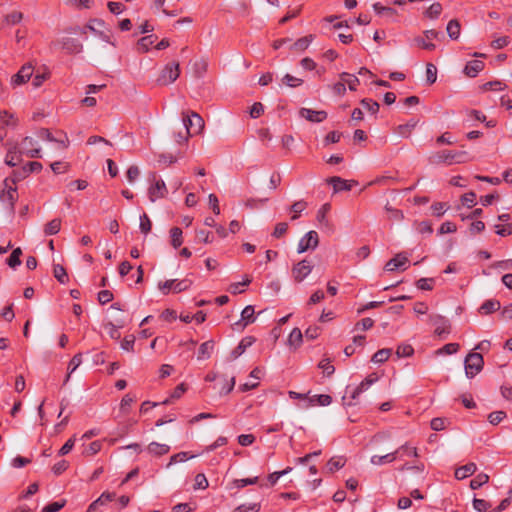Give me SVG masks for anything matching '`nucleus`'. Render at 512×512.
<instances>
[{"mask_svg": "<svg viewBox=\"0 0 512 512\" xmlns=\"http://www.w3.org/2000/svg\"><path fill=\"white\" fill-rule=\"evenodd\" d=\"M254 313L255 311L252 305H248L242 310L241 321L243 322V327L255 321Z\"/></svg>", "mask_w": 512, "mask_h": 512, "instance_id": "obj_27", "label": "nucleus"}, {"mask_svg": "<svg viewBox=\"0 0 512 512\" xmlns=\"http://www.w3.org/2000/svg\"><path fill=\"white\" fill-rule=\"evenodd\" d=\"M489 480V476L487 474H484V473H480L478 474L474 479L471 480L470 482V487L475 490V489H478L480 488L482 485H484L485 483H487Z\"/></svg>", "mask_w": 512, "mask_h": 512, "instance_id": "obj_42", "label": "nucleus"}, {"mask_svg": "<svg viewBox=\"0 0 512 512\" xmlns=\"http://www.w3.org/2000/svg\"><path fill=\"white\" fill-rule=\"evenodd\" d=\"M255 442V436L253 434H241L238 436V443L241 446L247 447Z\"/></svg>", "mask_w": 512, "mask_h": 512, "instance_id": "obj_60", "label": "nucleus"}, {"mask_svg": "<svg viewBox=\"0 0 512 512\" xmlns=\"http://www.w3.org/2000/svg\"><path fill=\"white\" fill-rule=\"evenodd\" d=\"M193 457L194 455H189L187 452H179L171 456L168 466H171L178 462H184Z\"/></svg>", "mask_w": 512, "mask_h": 512, "instance_id": "obj_49", "label": "nucleus"}, {"mask_svg": "<svg viewBox=\"0 0 512 512\" xmlns=\"http://www.w3.org/2000/svg\"><path fill=\"white\" fill-rule=\"evenodd\" d=\"M192 285V280L190 279H182V280H177V279H171V280H166L165 282H160L158 284V288L160 291L163 292V294H168L169 292H174V293H180L182 291H186L187 289H189Z\"/></svg>", "mask_w": 512, "mask_h": 512, "instance_id": "obj_3", "label": "nucleus"}, {"mask_svg": "<svg viewBox=\"0 0 512 512\" xmlns=\"http://www.w3.org/2000/svg\"><path fill=\"white\" fill-rule=\"evenodd\" d=\"M299 115L308 121L316 123L322 122L327 117V113L323 110L314 111L308 108H301L299 111Z\"/></svg>", "mask_w": 512, "mask_h": 512, "instance_id": "obj_16", "label": "nucleus"}, {"mask_svg": "<svg viewBox=\"0 0 512 512\" xmlns=\"http://www.w3.org/2000/svg\"><path fill=\"white\" fill-rule=\"evenodd\" d=\"M484 68V63L480 60L470 61L464 68V73L469 77H475Z\"/></svg>", "mask_w": 512, "mask_h": 512, "instance_id": "obj_23", "label": "nucleus"}, {"mask_svg": "<svg viewBox=\"0 0 512 512\" xmlns=\"http://www.w3.org/2000/svg\"><path fill=\"white\" fill-rule=\"evenodd\" d=\"M260 510V504L253 503L249 505L242 504L236 507L233 512H258Z\"/></svg>", "mask_w": 512, "mask_h": 512, "instance_id": "obj_57", "label": "nucleus"}, {"mask_svg": "<svg viewBox=\"0 0 512 512\" xmlns=\"http://www.w3.org/2000/svg\"><path fill=\"white\" fill-rule=\"evenodd\" d=\"M147 451L154 456H162L170 451V447L166 444L151 442L147 447Z\"/></svg>", "mask_w": 512, "mask_h": 512, "instance_id": "obj_24", "label": "nucleus"}, {"mask_svg": "<svg viewBox=\"0 0 512 512\" xmlns=\"http://www.w3.org/2000/svg\"><path fill=\"white\" fill-rule=\"evenodd\" d=\"M281 81L284 85L291 88L298 87L303 83L302 79L294 77L290 74L284 75Z\"/></svg>", "mask_w": 512, "mask_h": 512, "instance_id": "obj_43", "label": "nucleus"}, {"mask_svg": "<svg viewBox=\"0 0 512 512\" xmlns=\"http://www.w3.org/2000/svg\"><path fill=\"white\" fill-rule=\"evenodd\" d=\"M81 363H82V354L81 353H77L76 355H74L72 357V359L70 360V362L68 364V374L64 380V384H66L69 381L71 374L75 372V370L81 365Z\"/></svg>", "mask_w": 512, "mask_h": 512, "instance_id": "obj_26", "label": "nucleus"}, {"mask_svg": "<svg viewBox=\"0 0 512 512\" xmlns=\"http://www.w3.org/2000/svg\"><path fill=\"white\" fill-rule=\"evenodd\" d=\"M64 48L69 53H79L82 51L83 46L78 40L69 38L64 42Z\"/></svg>", "mask_w": 512, "mask_h": 512, "instance_id": "obj_35", "label": "nucleus"}, {"mask_svg": "<svg viewBox=\"0 0 512 512\" xmlns=\"http://www.w3.org/2000/svg\"><path fill=\"white\" fill-rule=\"evenodd\" d=\"M328 183L333 186L335 192L349 191L353 186V182H349L336 176L329 178Z\"/></svg>", "mask_w": 512, "mask_h": 512, "instance_id": "obj_18", "label": "nucleus"}, {"mask_svg": "<svg viewBox=\"0 0 512 512\" xmlns=\"http://www.w3.org/2000/svg\"><path fill=\"white\" fill-rule=\"evenodd\" d=\"M483 365V356L480 353L470 352L464 361L466 376L473 378L483 369Z\"/></svg>", "mask_w": 512, "mask_h": 512, "instance_id": "obj_2", "label": "nucleus"}, {"mask_svg": "<svg viewBox=\"0 0 512 512\" xmlns=\"http://www.w3.org/2000/svg\"><path fill=\"white\" fill-rule=\"evenodd\" d=\"M196 240L198 242L210 243L213 241V235L206 229H199L196 231Z\"/></svg>", "mask_w": 512, "mask_h": 512, "instance_id": "obj_44", "label": "nucleus"}, {"mask_svg": "<svg viewBox=\"0 0 512 512\" xmlns=\"http://www.w3.org/2000/svg\"><path fill=\"white\" fill-rule=\"evenodd\" d=\"M33 75V67L30 64L22 66L17 74L11 79L13 86L21 85L26 83Z\"/></svg>", "mask_w": 512, "mask_h": 512, "instance_id": "obj_12", "label": "nucleus"}, {"mask_svg": "<svg viewBox=\"0 0 512 512\" xmlns=\"http://www.w3.org/2000/svg\"><path fill=\"white\" fill-rule=\"evenodd\" d=\"M209 482L203 473H199L195 477L194 489H206Z\"/></svg>", "mask_w": 512, "mask_h": 512, "instance_id": "obj_55", "label": "nucleus"}, {"mask_svg": "<svg viewBox=\"0 0 512 512\" xmlns=\"http://www.w3.org/2000/svg\"><path fill=\"white\" fill-rule=\"evenodd\" d=\"M442 11V6L440 3L432 4L426 11V16L432 19L437 18Z\"/></svg>", "mask_w": 512, "mask_h": 512, "instance_id": "obj_56", "label": "nucleus"}, {"mask_svg": "<svg viewBox=\"0 0 512 512\" xmlns=\"http://www.w3.org/2000/svg\"><path fill=\"white\" fill-rule=\"evenodd\" d=\"M306 208V203L304 201H298L296 203H294L292 206H291V220L292 221H295L299 214L304 211V209Z\"/></svg>", "mask_w": 512, "mask_h": 512, "instance_id": "obj_45", "label": "nucleus"}, {"mask_svg": "<svg viewBox=\"0 0 512 512\" xmlns=\"http://www.w3.org/2000/svg\"><path fill=\"white\" fill-rule=\"evenodd\" d=\"M37 135L38 138L43 141L58 143L63 149L67 148L69 145V141L66 134H63L62 138H55L48 129L43 128L38 131Z\"/></svg>", "mask_w": 512, "mask_h": 512, "instance_id": "obj_13", "label": "nucleus"}, {"mask_svg": "<svg viewBox=\"0 0 512 512\" xmlns=\"http://www.w3.org/2000/svg\"><path fill=\"white\" fill-rule=\"evenodd\" d=\"M446 30L447 34L451 39H458L460 35V23L457 20L453 19L449 21V23L447 24Z\"/></svg>", "mask_w": 512, "mask_h": 512, "instance_id": "obj_34", "label": "nucleus"}, {"mask_svg": "<svg viewBox=\"0 0 512 512\" xmlns=\"http://www.w3.org/2000/svg\"><path fill=\"white\" fill-rule=\"evenodd\" d=\"M391 353L392 350L389 348L380 349L372 356L371 361L377 364L384 363L389 359Z\"/></svg>", "mask_w": 512, "mask_h": 512, "instance_id": "obj_28", "label": "nucleus"}, {"mask_svg": "<svg viewBox=\"0 0 512 512\" xmlns=\"http://www.w3.org/2000/svg\"><path fill=\"white\" fill-rule=\"evenodd\" d=\"M416 123L415 122H408L406 124L399 125L397 127V132L399 135L403 137H408L411 133V131L415 128Z\"/></svg>", "mask_w": 512, "mask_h": 512, "instance_id": "obj_48", "label": "nucleus"}, {"mask_svg": "<svg viewBox=\"0 0 512 512\" xmlns=\"http://www.w3.org/2000/svg\"><path fill=\"white\" fill-rule=\"evenodd\" d=\"M116 494L111 492H103L99 498H97L95 501H93L86 512H95L97 508L101 505H105L108 502H111L115 499Z\"/></svg>", "mask_w": 512, "mask_h": 512, "instance_id": "obj_17", "label": "nucleus"}, {"mask_svg": "<svg viewBox=\"0 0 512 512\" xmlns=\"http://www.w3.org/2000/svg\"><path fill=\"white\" fill-rule=\"evenodd\" d=\"M491 507V504L484 499H473V508L478 512H486Z\"/></svg>", "mask_w": 512, "mask_h": 512, "instance_id": "obj_47", "label": "nucleus"}, {"mask_svg": "<svg viewBox=\"0 0 512 512\" xmlns=\"http://www.w3.org/2000/svg\"><path fill=\"white\" fill-rule=\"evenodd\" d=\"M16 120L14 119L12 114H9L7 111L0 110V128L4 130L5 126L15 125Z\"/></svg>", "mask_w": 512, "mask_h": 512, "instance_id": "obj_39", "label": "nucleus"}, {"mask_svg": "<svg viewBox=\"0 0 512 512\" xmlns=\"http://www.w3.org/2000/svg\"><path fill=\"white\" fill-rule=\"evenodd\" d=\"M330 204H324L317 212L316 219L318 222L330 221V218L327 217L328 212L330 211Z\"/></svg>", "mask_w": 512, "mask_h": 512, "instance_id": "obj_53", "label": "nucleus"}, {"mask_svg": "<svg viewBox=\"0 0 512 512\" xmlns=\"http://www.w3.org/2000/svg\"><path fill=\"white\" fill-rule=\"evenodd\" d=\"M166 184L162 179H156L153 175V184L148 189V196L151 202L162 199L167 195Z\"/></svg>", "mask_w": 512, "mask_h": 512, "instance_id": "obj_8", "label": "nucleus"}, {"mask_svg": "<svg viewBox=\"0 0 512 512\" xmlns=\"http://www.w3.org/2000/svg\"><path fill=\"white\" fill-rule=\"evenodd\" d=\"M22 255V250L20 247L14 249L10 256L7 259V264L11 268H16L21 264L20 256Z\"/></svg>", "mask_w": 512, "mask_h": 512, "instance_id": "obj_36", "label": "nucleus"}, {"mask_svg": "<svg viewBox=\"0 0 512 512\" xmlns=\"http://www.w3.org/2000/svg\"><path fill=\"white\" fill-rule=\"evenodd\" d=\"M140 175V169L136 165H132L126 172L127 180L130 184H133Z\"/></svg>", "mask_w": 512, "mask_h": 512, "instance_id": "obj_54", "label": "nucleus"}, {"mask_svg": "<svg viewBox=\"0 0 512 512\" xmlns=\"http://www.w3.org/2000/svg\"><path fill=\"white\" fill-rule=\"evenodd\" d=\"M2 186V190L0 191V201L7 207H12L17 198L15 180L7 178L3 181Z\"/></svg>", "mask_w": 512, "mask_h": 512, "instance_id": "obj_5", "label": "nucleus"}, {"mask_svg": "<svg viewBox=\"0 0 512 512\" xmlns=\"http://www.w3.org/2000/svg\"><path fill=\"white\" fill-rule=\"evenodd\" d=\"M182 121L184 129L187 132H191L192 135L199 134L204 129V120L196 112H191L190 114L183 115Z\"/></svg>", "mask_w": 512, "mask_h": 512, "instance_id": "obj_6", "label": "nucleus"}, {"mask_svg": "<svg viewBox=\"0 0 512 512\" xmlns=\"http://www.w3.org/2000/svg\"><path fill=\"white\" fill-rule=\"evenodd\" d=\"M504 418H506V413L504 411H494L488 415V421L492 425L499 424Z\"/></svg>", "mask_w": 512, "mask_h": 512, "instance_id": "obj_50", "label": "nucleus"}, {"mask_svg": "<svg viewBox=\"0 0 512 512\" xmlns=\"http://www.w3.org/2000/svg\"><path fill=\"white\" fill-rule=\"evenodd\" d=\"M313 266L306 260L298 262L292 269V274L297 282H302L312 271Z\"/></svg>", "mask_w": 512, "mask_h": 512, "instance_id": "obj_10", "label": "nucleus"}, {"mask_svg": "<svg viewBox=\"0 0 512 512\" xmlns=\"http://www.w3.org/2000/svg\"><path fill=\"white\" fill-rule=\"evenodd\" d=\"M258 482V477H252V478H244V479H234L231 483V486L233 488L241 489L248 485H254Z\"/></svg>", "mask_w": 512, "mask_h": 512, "instance_id": "obj_37", "label": "nucleus"}, {"mask_svg": "<svg viewBox=\"0 0 512 512\" xmlns=\"http://www.w3.org/2000/svg\"><path fill=\"white\" fill-rule=\"evenodd\" d=\"M407 263H408V257L403 253H399L394 258L390 259L385 264L384 268L386 271H390V272L394 271L396 269L405 270L406 269L405 265Z\"/></svg>", "mask_w": 512, "mask_h": 512, "instance_id": "obj_15", "label": "nucleus"}, {"mask_svg": "<svg viewBox=\"0 0 512 512\" xmlns=\"http://www.w3.org/2000/svg\"><path fill=\"white\" fill-rule=\"evenodd\" d=\"M75 445V436L68 439L65 444L60 448L58 451L59 456L67 455L74 447Z\"/></svg>", "mask_w": 512, "mask_h": 512, "instance_id": "obj_59", "label": "nucleus"}, {"mask_svg": "<svg viewBox=\"0 0 512 512\" xmlns=\"http://www.w3.org/2000/svg\"><path fill=\"white\" fill-rule=\"evenodd\" d=\"M345 465V460L342 457H332L327 463V470L329 472H334L339 470Z\"/></svg>", "mask_w": 512, "mask_h": 512, "instance_id": "obj_40", "label": "nucleus"}, {"mask_svg": "<svg viewBox=\"0 0 512 512\" xmlns=\"http://www.w3.org/2000/svg\"><path fill=\"white\" fill-rule=\"evenodd\" d=\"M434 279L433 278H420L416 285L421 290H432Z\"/></svg>", "mask_w": 512, "mask_h": 512, "instance_id": "obj_58", "label": "nucleus"}, {"mask_svg": "<svg viewBox=\"0 0 512 512\" xmlns=\"http://www.w3.org/2000/svg\"><path fill=\"white\" fill-rule=\"evenodd\" d=\"M102 448V443L101 441H93L92 443H90L88 445V447L85 448V450L83 451V454L85 456H92V455H95L97 454Z\"/></svg>", "mask_w": 512, "mask_h": 512, "instance_id": "obj_46", "label": "nucleus"}, {"mask_svg": "<svg viewBox=\"0 0 512 512\" xmlns=\"http://www.w3.org/2000/svg\"><path fill=\"white\" fill-rule=\"evenodd\" d=\"M69 467V463L68 461L66 460H60L59 462H57L56 464L53 465L52 467V472L55 474V475H60L62 474L64 471H66Z\"/></svg>", "mask_w": 512, "mask_h": 512, "instance_id": "obj_61", "label": "nucleus"}, {"mask_svg": "<svg viewBox=\"0 0 512 512\" xmlns=\"http://www.w3.org/2000/svg\"><path fill=\"white\" fill-rule=\"evenodd\" d=\"M319 368L323 370L324 373H326L328 376L332 375L335 371V368L333 365H331L329 359H323L319 363Z\"/></svg>", "mask_w": 512, "mask_h": 512, "instance_id": "obj_64", "label": "nucleus"}, {"mask_svg": "<svg viewBox=\"0 0 512 512\" xmlns=\"http://www.w3.org/2000/svg\"><path fill=\"white\" fill-rule=\"evenodd\" d=\"M341 82H344L345 86L348 85L349 89L354 91L356 86L359 84V79L349 73L343 72L340 75Z\"/></svg>", "mask_w": 512, "mask_h": 512, "instance_id": "obj_31", "label": "nucleus"}, {"mask_svg": "<svg viewBox=\"0 0 512 512\" xmlns=\"http://www.w3.org/2000/svg\"><path fill=\"white\" fill-rule=\"evenodd\" d=\"M254 339L251 338V337H246V338H243L240 343L238 344V346L233 349V351L231 352V359L232 360H235L237 359L240 355H242L244 353V351L252 345Z\"/></svg>", "mask_w": 512, "mask_h": 512, "instance_id": "obj_21", "label": "nucleus"}, {"mask_svg": "<svg viewBox=\"0 0 512 512\" xmlns=\"http://www.w3.org/2000/svg\"><path fill=\"white\" fill-rule=\"evenodd\" d=\"M432 163H446L448 165L455 163H465L469 161V155L465 151L443 150L433 154L430 157Z\"/></svg>", "mask_w": 512, "mask_h": 512, "instance_id": "obj_1", "label": "nucleus"}, {"mask_svg": "<svg viewBox=\"0 0 512 512\" xmlns=\"http://www.w3.org/2000/svg\"><path fill=\"white\" fill-rule=\"evenodd\" d=\"M182 230L175 226L174 228L171 229L170 231V237H171V244L174 248H178L181 246V244L183 243V238H182Z\"/></svg>", "mask_w": 512, "mask_h": 512, "instance_id": "obj_32", "label": "nucleus"}, {"mask_svg": "<svg viewBox=\"0 0 512 512\" xmlns=\"http://www.w3.org/2000/svg\"><path fill=\"white\" fill-rule=\"evenodd\" d=\"M402 449H408V445L404 444L401 447H399L395 452L388 453L383 456L373 455L370 459V462L373 465H378V466L386 464V463H391V462L395 461L397 454H399Z\"/></svg>", "mask_w": 512, "mask_h": 512, "instance_id": "obj_14", "label": "nucleus"}, {"mask_svg": "<svg viewBox=\"0 0 512 512\" xmlns=\"http://www.w3.org/2000/svg\"><path fill=\"white\" fill-rule=\"evenodd\" d=\"M153 42L152 36H145L138 41V49L142 52H146Z\"/></svg>", "mask_w": 512, "mask_h": 512, "instance_id": "obj_62", "label": "nucleus"}, {"mask_svg": "<svg viewBox=\"0 0 512 512\" xmlns=\"http://www.w3.org/2000/svg\"><path fill=\"white\" fill-rule=\"evenodd\" d=\"M180 75V65L178 62L173 61L168 63L160 72L157 78L159 85H169L173 83Z\"/></svg>", "mask_w": 512, "mask_h": 512, "instance_id": "obj_4", "label": "nucleus"}, {"mask_svg": "<svg viewBox=\"0 0 512 512\" xmlns=\"http://www.w3.org/2000/svg\"><path fill=\"white\" fill-rule=\"evenodd\" d=\"M18 154H20V153H19V149L16 146L10 148L5 157V163L9 166L17 165L20 162V157Z\"/></svg>", "mask_w": 512, "mask_h": 512, "instance_id": "obj_29", "label": "nucleus"}, {"mask_svg": "<svg viewBox=\"0 0 512 512\" xmlns=\"http://www.w3.org/2000/svg\"><path fill=\"white\" fill-rule=\"evenodd\" d=\"M501 308V304L498 300L489 299L486 300L479 309V312L484 315L491 314Z\"/></svg>", "mask_w": 512, "mask_h": 512, "instance_id": "obj_22", "label": "nucleus"}, {"mask_svg": "<svg viewBox=\"0 0 512 512\" xmlns=\"http://www.w3.org/2000/svg\"><path fill=\"white\" fill-rule=\"evenodd\" d=\"M312 41V35L302 37L292 44L291 49L295 51L305 50Z\"/></svg>", "mask_w": 512, "mask_h": 512, "instance_id": "obj_38", "label": "nucleus"}, {"mask_svg": "<svg viewBox=\"0 0 512 512\" xmlns=\"http://www.w3.org/2000/svg\"><path fill=\"white\" fill-rule=\"evenodd\" d=\"M426 78L429 84H433L437 79V68L435 65L428 63L426 66Z\"/></svg>", "mask_w": 512, "mask_h": 512, "instance_id": "obj_51", "label": "nucleus"}, {"mask_svg": "<svg viewBox=\"0 0 512 512\" xmlns=\"http://www.w3.org/2000/svg\"><path fill=\"white\" fill-rule=\"evenodd\" d=\"M430 320L435 326V334L441 337L443 334L450 333L449 321L441 315H431Z\"/></svg>", "mask_w": 512, "mask_h": 512, "instance_id": "obj_11", "label": "nucleus"}, {"mask_svg": "<svg viewBox=\"0 0 512 512\" xmlns=\"http://www.w3.org/2000/svg\"><path fill=\"white\" fill-rule=\"evenodd\" d=\"M332 402V397L327 394L314 395L308 399V404H305L304 407L308 408L314 405L320 406H328Z\"/></svg>", "mask_w": 512, "mask_h": 512, "instance_id": "obj_20", "label": "nucleus"}, {"mask_svg": "<svg viewBox=\"0 0 512 512\" xmlns=\"http://www.w3.org/2000/svg\"><path fill=\"white\" fill-rule=\"evenodd\" d=\"M214 349V342L213 341H206L202 343L198 350V359H208L211 356V353Z\"/></svg>", "mask_w": 512, "mask_h": 512, "instance_id": "obj_25", "label": "nucleus"}, {"mask_svg": "<svg viewBox=\"0 0 512 512\" xmlns=\"http://www.w3.org/2000/svg\"><path fill=\"white\" fill-rule=\"evenodd\" d=\"M19 153L25 154L30 158L41 157L40 148L37 146V142L31 137H25L23 139Z\"/></svg>", "mask_w": 512, "mask_h": 512, "instance_id": "obj_9", "label": "nucleus"}, {"mask_svg": "<svg viewBox=\"0 0 512 512\" xmlns=\"http://www.w3.org/2000/svg\"><path fill=\"white\" fill-rule=\"evenodd\" d=\"M65 504H66L65 500L55 501V502H52V503H49L48 505H46L42 509L41 512H58L65 506Z\"/></svg>", "mask_w": 512, "mask_h": 512, "instance_id": "obj_52", "label": "nucleus"}, {"mask_svg": "<svg viewBox=\"0 0 512 512\" xmlns=\"http://www.w3.org/2000/svg\"><path fill=\"white\" fill-rule=\"evenodd\" d=\"M414 353V349L409 344H401L396 349V355L398 358L410 357Z\"/></svg>", "mask_w": 512, "mask_h": 512, "instance_id": "obj_41", "label": "nucleus"}, {"mask_svg": "<svg viewBox=\"0 0 512 512\" xmlns=\"http://www.w3.org/2000/svg\"><path fill=\"white\" fill-rule=\"evenodd\" d=\"M319 243L318 234L316 231L307 232L299 241L297 252L304 253L307 250H314Z\"/></svg>", "mask_w": 512, "mask_h": 512, "instance_id": "obj_7", "label": "nucleus"}, {"mask_svg": "<svg viewBox=\"0 0 512 512\" xmlns=\"http://www.w3.org/2000/svg\"><path fill=\"white\" fill-rule=\"evenodd\" d=\"M135 343V337L128 335L121 341V348L126 351H132Z\"/></svg>", "mask_w": 512, "mask_h": 512, "instance_id": "obj_63", "label": "nucleus"}, {"mask_svg": "<svg viewBox=\"0 0 512 512\" xmlns=\"http://www.w3.org/2000/svg\"><path fill=\"white\" fill-rule=\"evenodd\" d=\"M303 340V334L299 328H294L289 337L288 343L290 346H294L295 348L299 347Z\"/></svg>", "mask_w": 512, "mask_h": 512, "instance_id": "obj_30", "label": "nucleus"}, {"mask_svg": "<svg viewBox=\"0 0 512 512\" xmlns=\"http://www.w3.org/2000/svg\"><path fill=\"white\" fill-rule=\"evenodd\" d=\"M53 274H54V277L60 283L65 284L68 282V275H67L66 269L62 265L55 264L53 266Z\"/></svg>", "mask_w": 512, "mask_h": 512, "instance_id": "obj_33", "label": "nucleus"}, {"mask_svg": "<svg viewBox=\"0 0 512 512\" xmlns=\"http://www.w3.org/2000/svg\"><path fill=\"white\" fill-rule=\"evenodd\" d=\"M477 470L475 463H467L455 470V477L459 480L465 479L473 475Z\"/></svg>", "mask_w": 512, "mask_h": 512, "instance_id": "obj_19", "label": "nucleus"}]
</instances>
